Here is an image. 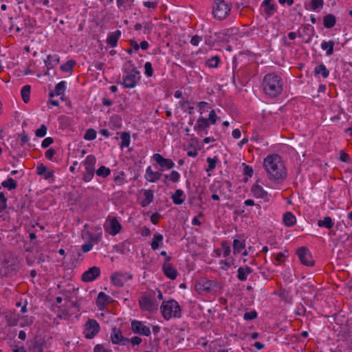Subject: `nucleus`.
I'll return each mask as SVG.
<instances>
[{
	"instance_id": "obj_57",
	"label": "nucleus",
	"mask_w": 352,
	"mask_h": 352,
	"mask_svg": "<svg viewBox=\"0 0 352 352\" xmlns=\"http://www.w3.org/2000/svg\"><path fill=\"white\" fill-rule=\"evenodd\" d=\"M257 317V313L255 311L245 312L243 316V318L245 320H252Z\"/></svg>"
},
{
	"instance_id": "obj_64",
	"label": "nucleus",
	"mask_w": 352,
	"mask_h": 352,
	"mask_svg": "<svg viewBox=\"0 0 352 352\" xmlns=\"http://www.w3.org/2000/svg\"><path fill=\"white\" fill-rule=\"evenodd\" d=\"M142 341V338L138 336H134L131 339L129 338V344L131 343L133 346L139 345Z\"/></svg>"
},
{
	"instance_id": "obj_37",
	"label": "nucleus",
	"mask_w": 352,
	"mask_h": 352,
	"mask_svg": "<svg viewBox=\"0 0 352 352\" xmlns=\"http://www.w3.org/2000/svg\"><path fill=\"white\" fill-rule=\"evenodd\" d=\"M67 87V82L64 80L59 82L54 88L56 96H64Z\"/></svg>"
},
{
	"instance_id": "obj_38",
	"label": "nucleus",
	"mask_w": 352,
	"mask_h": 352,
	"mask_svg": "<svg viewBox=\"0 0 352 352\" xmlns=\"http://www.w3.org/2000/svg\"><path fill=\"white\" fill-rule=\"evenodd\" d=\"M121 143L120 147L124 148L128 147L130 145L131 142V135L129 132H122L120 135Z\"/></svg>"
},
{
	"instance_id": "obj_47",
	"label": "nucleus",
	"mask_w": 352,
	"mask_h": 352,
	"mask_svg": "<svg viewBox=\"0 0 352 352\" xmlns=\"http://www.w3.org/2000/svg\"><path fill=\"white\" fill-rule=\"evenodd\" d=\"M133 0H117L118 6L123 10H127L131 8L133 4Z\"/></svg>"
},
{
	"instance_id": "obj_43",
	"label": "nucleus",
	"mask_w": 352,
	"mask_h": 352,
	"mask_svg": "<svg viewBox=\"0 0 352 352\" xmlns=\"http://www.w3.org/2000/svg\"><path fill=\"white\" fill-rule=\"evenodd\" d=\"M222 256L227 258L231 254V248L229 243L226 241H223L221 243Z\"/></svg>"
},
{
	"instance_id": "obj_53",
	"label": "nucleus",
	"mask_w": 352,
	"mask_h": 352,
	"mask_svg": "<svg viewBox=\"0 0 352 352\" xmlns=\"http://www.w3.org/2000/svg\"><path fill=\"white\" fill-rule=\"evenodd\" d=\"M47 128L45 124H42L38 129L35 131V135L38 138H43L45 136L47 133Z\"/></svg>"
},
{
	"instance_id": "obj_49",
	"label": "nucleus",
	"mask_w": 352,
	"mask_h": 352,
	"mask_svg": "<svg viewBox=\"0 0 352 352\" xmlns=\"http://www.w3.org/2000/svg\"><path fill=\"white\" fill-rule=\"evenodd\" d=\"M187 155L192 157H195L198 155V148L197 146H194L192 144H190L188 146L187 148Z\"/></svg>"
},
{
	"instance_id": "obj_8",
	"label": "nucleus",
	"mask_w": 352,
	"mask_h": 352,
	"mask_svg": "<svg viewBox=\"0 0 352 352\" xmlns=\"http://www.w3.org/2000/svg\"><path fill=\"white\" fill-rule=\"evenodd\" d=\"M106 232L111 236L119 234L122 230V225L115 217H108L104 225Z\"/></svg>"
},
{
	"instance_id": "obj_15",
	"label": "nucleus",
	"mask_w": 352,
	"mask_h": 352,
	"mask_svg": "<svg viewBox=\"0 0 352 352\" xmlns=\"http://www.w3.org/2000/svg\"><path fill=\"white\" fill-rule=\"evenodd\" d=\"M111 339L113 344L126 346L129 344V338L122 335L121 331L118 328H113L111 334Z\"/></svg>"
},
{
	"instance_id": "obj_1",
	"label": "nucleus",
	"mask_w": 352,
	"mask_h": 352,
	"mask_svg": "<svg viewBox=\"0 0 352 352\" xmlns=\"http://www.w3.org/2000/svg\"><path fill=\"white\" fill-rule=\"evenodd\" d=\"M263 166L269 175L270 180L281 182L287 176L284 163L281 157L277 154L267 155L264 159Z\"/></svg>"
},
{
	"instance_id": "obj_59",
	"label": "nucleus",
	"mask_w": 352,
	"mask_h": 352,
	"mask_svg": "<svg viewBox=\"0 0 352 352\" xmlns=\"http://www.w3.org/2000/svg\"><path fill=\"white\" fill-rule=\"evenodd\" d=\"M47 167L43 164H40L36 167V173L38 175H43L47 172Z\"/></svg>"
},
{
	"instance_id": "obj_18",
	"label": "nucleus",
	"mask_w": 352,
	"mask_h": 352,
	"mask_svg": "<svg viewBox=\"0 0 352 352\" xmlns=\"http://www.w3.org/2000/svg\"><path fill=\"white\" fill-rule=\"evenodd\" d=\"M162 176V173L160 171H153L151 166L146 168L144 178L149 182L155 183L160 180Z\"/></svg>"
},
{
	"instance_id": "obj_3",
	"label": "nucleus",
	"mask_w": 352,
	"mask_h": 352,
	"mask_svg": "<svg viewBox=\"0 0 352 352\" xmlns=\"http://www.w3.org/2000/svg\"><path fill=\"white\" fill-rule=\"evenodd\" d=\"M141 80L140 72L135 64L129 60L123 66L121 85L126 89H133Z\"/></svg>"
},
{
	"instance_id": "obj_16",
	"label": "nucleus",
	"mask_w": 352,
	"mask_h": 352,
	"mask_svg": "<svg viewBox=\"0 0 352 352\" xmlns=\"http://www.w3.org/2000/svg\"><path fill=\"white\" fill-rule=\"evenodd\" d=\"M210 124L207 121L206 118H199L197 120V123L195 126H194L195 131L199 135H203L204 134L207 135L208 134V129L210 127Z\"/></svg>"
},
{
	"instance_id": "obj_17",
	"label": "nucleus",
	"mask_w": 352,
	"mask_h": 352,
	"mask_svg": "<svg viewBox=\"0 0 352 352\" xmlns=\"http://www.w3.org/2000/svg\"><path fill=\"white\" fill-rule=\"evenodd\" d=\"M215 286V283L206 278H201L196 284V288L199 291L208 292Z\"/></svg>"
},
{
	"instance_id": "obj_21",
	"label": "nucleus",
	"mask_w": 352,
	"mask_h": 352,
	"mask_svg": "<svg viewBox=\"0 0 352 352\" xmlns=\"http://www.w3.org/2000/svg\"><path fill=\"white\" fill-rule=\"evenodd\" d=\"M163 272L166 277L175 280L177 276V272L169 262H165L162 265Z\"/></svg>"
},
{
	"instance_id": "obj_45",
	"label": "nucleus",
	"mask_w": 352,
	"mask_h": 352,
	"mask_svg": "<svg viewBox=\"0 0 352 352\" xmlns=\"http://www.w3.org/2000/svg\"><path fill=\"white\" fill-rule=\"evenodd\" d=\"M76 65V61L74 60H69L65 63L60 66V69L63 72H71Z\"/></svg>"
},
{
	"instance_id": "obj_48",
	"label": "nucleus",
	"mask_w": 352,
	"mask_h": 352,
	"mask_svg": "<svg viewBox=\"0 0 352 352\" xmlns=\"http://www.w3.org/2000/svg\"><path fill=\"white\" fill-rule=\"evenodd\" d=\"M206 161H207V162L208 164V166L206 168V172L212 171L215 168V167H216V164H217V162L218 161L217 157H214L213 158L208 157Z\"/></svg>"
},
{
	"instance_id": "obj_39",
	"label": "nucleus",
	"mask_w": 352,
	"mask_h": 352,
	"mask_svg": "<svg viewBox=\"0 0 352 352\" xmlns=\"http://www.w3.org/2000/svg\"><path fill=\"white\" fill-rule=\"evenodd\" d=\"M34 322V318L32 316H20L19 325L21 327H29Z\"/></svg>"
},
{
	"instance_id": "obj_50",
	"label": "nucleus",
	"mask_w": 352,
	"mask_h": 352,
	"mask_svg": "<svg viewBox=\"0 0 352 352\" xmlns=\"http://www.w3.org/2000/svg\"><path fill=\"white\" fill-rule=\"evenodd\" d=\"M96 138V131L94 129H89L84 135V139L87 141L95 140Z\"/></svg>"
},
{
	"instance_id": "obj_10",
	"label": "nucleus",
	"mask_w": 352,
	"mask_h": 352,
	"mask_svg": "<svg viewBox=\"0 0 352 352\" xmlns=\"http://www.w3.org/2000/svg\"><path fill=\"white\" fill-rule=\"evenodd\" d=\"M140 308L144 311L150 312L157 309V303L149 296H143L139 299Z\"/></svg>"
},
{
	"instance_id": "obj_25",
	"label": "nucleus",
	"mask_w": 352,
	"mask_h": 352,
	"mask_svg": "<svg viewBox=\"0 0 352 352\" xmlns=\"http://www.w3.org/2000/svg\"><path fill=\"white\" fill-rule=\"evenodd\" d=\"M121 36V32L116 30L113 32H111L107 37V43L111 47L117 46L118 41Z\"/></svg>"
},
{
	"instance_id": "obj_58",
	"label": "nucleus",
	"mask_w": 352,
	"mask_h": 352,
	"mask_svg": "<svg viewBox=\"0 0 352 352\" xmlns=\"http://www.w3.org/2000/svg\"><path fill=\"white\" fill-rule=\"evenodd\" d=\"M94 352H112V351L105 348L102 344H97L94 346Z\"/></svg>"
},
{
	"instance_id": "obj_19",
	"label": "nucleus",
	"mask_w": 352,
	"mask_h": 352,
	"mask_svg": "<svg viewBox=\"0 0 352 352\" xmlns=\"http://www.w3.org/2000/svg\"><path fill=\"white\" fill-rule=\"evenodd\" d=\"M142 198H140V204L142 207H146L153 201L154 193L152 190H142Z\"/></svg>"
},
{
	"instance_id": "obj_41",
	"label": "nucleus",
	"mask_w": 352,
	"mask_h": 352,
	"mask_svg": "<svg viewBox=\"0 0 352 352\" xmlns=\"http://www.w3.org/2000/svg\"><path fill=\"white\" fill-rule=\"evenodd\" d=\"M3 188H8L9 190L15 189L17 187L16 182L12 178H8L1 183Z\"/></svg>"
},
{
	"instance_id": "obj_63",
	"label": "nucleus",
	"mask_w": 352,
	"mask_h": 352,
	"mask_svg": "<svg viewBox=\"0 0 352 352\" xmlns=\"http://www.w3.org/2000/svg\"><path fill=\"white\" fill-rule=\"evenodd\" d=\"M160 218L161 214H160L158 212H154L151 216V221L152 223L156 225L158 223Z\"/></svg>"
},
{
	"instance_id": "obj_6",
	"label": "nucleus",
	"mask_w": 352,
	"mask_h": 352,
	"mask_svg": "<svg viewBox=\"0 0 352 352\" xmlns=\"http://www.w3.org/2000/svg\"><path fill=\"white\" fill-rule=\"evenodd\" d=\"M85 167V172L82 174V180L85 182H90L96 173L95 166L96 164V157L94 155H87L82 162Z\"/></svg>"
},
{
	"instance_id": "obj_13",
	"label": "nucleus",
	"mask_w": 352,
	"mask_h": 352,
	"mask_svg": "<svg viewBox=\"0 0 352 352\" xmlns=\"http://www.w3.org/2000/svg\"><path fill=\"white\" fill-rule=\"evenodd\" d=\"M131 329L133 333L142 336H149L151 330L149 327L146 326L144 322L138 320H133L131 322Z\"/></svg>"
},
{
	"instance_id": "obj_28",
	"label": "nucleus",
	"mask_w": 352,
	"mask_h": 352,
	"mask_svg": "<svg viewBox=\"0 0 352 352\" xmlns=\"http://www.w3.org/2000/svg\"><path fill=\"white\" fill-rule=\"evenodd\" d=\"M97 230H98V231L94 234H92L88 231L85 233L87 239H89L90 240V241H91L96 244H97L100 241L102 236V232L101 228L100 226H98L97 228Z\"/></svg>"
},
{
	"instance_id": "obj_56",
	"label": "nucleus",
	"mask_w": 352,
	"mask_h": 352,
	"mask_svg": "<svg viewBox=\"0 0 352 352\" xmlns=\"http://www.w3.org/2000/svg\"><path fill=\"white\" fill-rule=\"evenodd\" d=\"M114 182L120 185L125 183L126 180L124 173L123 171H121L117 176L115 177Z\"/></svg>"
},
{
	"instance_id": "obj_22",
	"label": "nucleus",
	"mask_w": 352,
	"mask_h": 352,
	"mask_svg": "<svg viewBox=\"0 0 352 352\" xmlns=\"http://www.w3.org/2000/svg\"><path fill=\"white\" fill-rule=\"evenodd\" d=\"M272 0H263L261 7L267 16H272L276 11V5L272 3Z\"/></svg>"
},
{
	"instance_id": "obj_40",
	"label": "nucleus",
	"mask_w": 352,
	"mask_h": 352,
	"mask_svg": "<svg viewBox=\"0 0 352 352\" xmlns=\"http://www.w3.org/2000/svg\"><path fill=\"white\" fill-rule=\"evenodd\" d=\"M96 174L100 177L106 178L111 174V169L105 166H101L96 170Z\"/></svg>"
},
{
	"instance_id": "obj_4",
	"label": "nucleus",
	"mask_w": 352,
	"mask_h": 352,
	"mask_svg": "<svg viewBox=\"0 0 352 352\" xmlns=\"http://www.w3.org/2000/svg\"><path fill=\"white\" fill-rule=\"evenodd\" d=\"M160 309L163 318L166 320L171 318H180L182 316L180 306L175 300L164 301Z\"/></svg>"
},
{
	"instance_id": "obj_11",
	"label": "nucleus",
	"mask_w": 352,
	"mask_h": 352,
	"mask_svg": "<svg viewBox=\"0 0 352 352\" xmlns=\"http://www.w3.org/2000/svg\"><path fill=\"white\" fill-rule=\"evenodd\" d=\"M133 276L127 272H115L111 276V280L113 285L122 287L125 282L132 279Z\"/></svg>"
},
{
	"instance_id": "obj_2",
	"label": "nucleus",
	"mask_w": 352,
	"mask_h": 352,
	"mask_svg": "<svg viewBox=\"0 0 352 352\" xmlns=\"http://www.w3.org/2000/svg\"><path fill=\"white\" fill-rule=\"evenodd\" d=\"M261 85L265 94L271 98H274L282 93L283 80L280 76L276 73H268L264 76Z\"/></svg>"
},
{
	"instance_id": "obj_30",
	"label": "nucleus",
	"mask_w": 352,
	"mask_h": 352,
	"mask_svg": "<svg viewBox=\"0 0 352 352\" xmlns=\"http://www.w3.org/2000/svg\"><path fill=\"white\" fill-rule=\"evenodd\" d=\"M283 223L287 227L294 226L296 222V218L291 212H287L283 214Z\"/></svg>"
},
{
	"instance_id": "obj_5",
	"label": "nucleus",
	"mask_w": 352,
	"mask_h": 352,
	"mask_svg": "<svg viewBox=\"0 0 352 352\" xmlns=\"http://www.w3.org/2000/svg\"><path fill=\"white\" fill-rule=\"evenodd\" d=\"M231 11V6L224 0H214L212 14L215 19L221 21L228 17Z\"/></svg>"
},
{
	"instance_id": "obj_62",
	"label": "nucleus",
	"mask_w": 352,
	"mask_h": 352,
	"mask_svg": "<svg viewBox=\"0 0 352 352\" xmlns=\"http://www.w3.org/2000/svg\"><path fill=\"white\" fill-rule=\"evenodd\" d=\"M54 142V140L52 138L48 137L45 138L42 142H41V146L42 148H47L50 145H51Z\"/></svg>"
},
{
	"instance_id": "obj_55",
	"label": "nucleus",
	"mask_w": 352,
	"mask_h": 352,
	"mask_svg": "<svg viewBox=\"0 0 352 352\" xmlns=\"http://www.w3.org/2000/svg\"><path fill=\"white\" fill-rule=\"evenodd\" d=\"M7 208V198L4 193L0 192V213Z\"/></svg>"
},
{
	"instance_id": "obj_61",
	"label": "nucleus",
	"mask_w": 352,
	"mask_h": 352,
	"mask_svg": "<svg viewBox=\"0 0 352 352\" xmlns=\"http://www.w3.org/2000/svg\"><path fill=\"white\" fill-rule=\"evenodd\" d=\"M201 41H202L201 36H199L198 35H195L190 39V44L194 46H197Z\"/></svg>"
},
{
	"instance_id": "obj_36",
	"label": "nucleus",
	"mask_w": 352,
	"mask_h": 352,
	"mask_svg": "<svg viewBox=\"0 0 352 352\" xmlns=\"http://www.w3.org/2000/svg\"><path fill=\"white\" fill-rule=\"evenodd\" d=\"M164 236L161 234H155L153 236L152 243L151 244V248L156 250L160 247V244L162 243Z\"/></svg>"
},
{
	"instance_id": "obj_42",
	"label": "nucleus",
	"mask_w": 352,
	"mask_h": 352,
	"mask_svg": "<svg viewBox=\"0 0 352 352\" xmlns=\"http://www.w3.org/2000/svg\"><path fill=\"white\" fill-rule=\"evenodd\" d=\"M31 87L30 85H25L21 90L22 99L25 103H28L30 100Z\"/></svg>"
},
{
	"instance_id": "obj_46",
	"label": "nucleus",
	"mask_w": 352,
	"mask_h": 352,
	"mask_svg": "<svg viewBox=\"0 0 352 352\" xmlns=\"http://www.w3.org/2000/svg\"><path fill=\"white\" fill-rule=\"evenodd\" d=\"M219 117L217 115V113L214 109H211L210 111L208 118H206L207 121L210 124H215L219 120Z\"/></svg>"
},
{
	"instance_id": "obj_33",
	"label": "nucleus",
	"mask_w": 352,
	"mask_h": 352,
	"mask_svg": "<svg viewBox=\"0 0 352 352\" xmlns=\"http://www.w3.org/2000/svg\"><path fill=\"white\" fill-rule=\"evenodd\" d=\"M336 22L335 16L331 14H327L323 19V25L326 28H333Z\"/></svg>"
},
{
	"instance_id": "obj_7",
	"label": "nucleus",
	"mask_w": 352,
	"mask_h": 352,
	"mask_svg": "<svg viewBox=\"0 0 352 352\" xmlns=\"http://www.w3.org/2000/svg\"><path fill=\"white\" fill-rule=\"evenodd\" d=\"M98 322L94 319H89L84 326L83 334L87 339L94 338L100 331Z\"/></svg>"
},
{
	"instance_id": "obj_35",
	"label": "nucleus",
	"mask_w": 352,
	"mask_h": 352,
	"mask_svg": "<svg viewBox=\"0 0 352 352\" xmlns=\"http://www.w3.org/2000/svg\"><path fill=\"white\" fill-rule=\"evenodd\" d=\"M60 60V57L57 54L48 55L47 59L45 60V65L47 67H53L54 65H56Z\"/></svg>"
},
{
	"instance_id": "obj_9",
	"label": "nucleus",
	"mask_w": 352,
	"mask_h": 352,
	"mask_svg": "<svg viewBox=\"0 0 352 352\" xmlns=\"http://www.w3.org/2000/svg\"><path fill=\"white\" fill-rule=\"evenodd\" d=\"M296 254L302 265L309 267L314 265L312 255L307 248L301 247L298 248L296 251Z\"/></svg>"
},
{
	"instance_id": "obj_32",
	"label": "nucleus",
	"mask_w": 352,
	"mask_h": 352,
	"mask_svg": "<svg viewBox=\"0 0 352 352\" xmlns=\"http://www.w3.org/2000/svg\"><path fill=\"white\" fill-rule=\"evenodd\" d=\"M245 248V243L244 241L239 240L237 239L233 241V252L234 254H237L241 252Z\"/></svg>"
},
{
	"instance_id": "obj_51",
	"label": "nucleus",
	"mask_w": 352,
	"mask_h": 352,
	"mask_svg": "<svg viewBox=\"0 0 352 352\" xmlns=\"http://www.w3.org/2000/svg\"><path fill=\"white\" fill-rule=\"evenodd\" d=\"M310 8L314 11H316L319 8H322L324 5L323 0H311Z\"/></svg>"
},
{
	"instance_id": "obj_31",
	"label": "nucleus",
	"mask_w": 352,
	"mask_h": 352,
	"mask_svg": "<svg viewBox=\"0 0 352 352\" xmlns=\"http://www.w3.org/2000/svg\"><path fill=\"white\" fill-rule=\"evenodd\" d=\"M184 191L181 189L175 190V193L172 195L171 199L173 202L176 205H181L184 203V199L182 198L184 196Z\"/></svg>"
},
{
	"instance_id": "obj_12",
	"label": "nucleus",
	"mask_w": 352,
	"mask_h": 352,
	"mask_svg": "<svg viewBox=\"0 0 352 352\" xmlns=\"http://www.w3.org/2000/svg\"><path fill=\"white\" fill-rule=\"evenodd\" d=\"M152 159L160 166L161 170L171 169L175 166V163L171 159L165 158L160 153H155Z\"/></svg>"
},
{
	"instance_id": "obj_54",
	"label": "nucleus",
	"mask_w": 352,
	"mask_h": 352,
	"mask_svg": "<svg viewBox=\"0 0 352 352\" xmlns=\"http://www.w3.org/2000/svg\"><path fill=\"white\" fill-rule=\"evenodd\" d=\"M169 180L173 183H177L180 179V174L176 170H172L168 175Z\"/></svg>"
},
{
	"instance_id": "obj_34",
	"label": "nucleus",
	"mask_w": 352,
	"mask_h": 352,
	"mask_svg": "<svg viewBox=\"0 0 352 352\" xmlns=\"http://www.w3.org/2000/svg\"><path fill=\"white\" fill-rule=\"evenodd\" d=\"M334 223L330 217H325L323 219L318 220V226L320 228L331 229L333 227Z\"/></svg>"
},
{
	"instance_id": "obj_26",
	"label": "nucleus",
	"mask_w": 352,
	"mask_h": 352,
	"mask_svg": "<svg viewBox=\"0 0 352 352\" xmlns=\"http://www.w3.org/2000/svg\"><path fill=\"white\" fill-rule=\"evenodd\" d=\"M19 314L15 312L9 313L6 317L8 325L10 327L19 325Z\"/></svg>"
},
{
	"instance_id": "obj_44",
	"label": "nucleus",
	"mask_w": 352,
	"mask_h": 352,
	"mask_svg": "<svg viewBox=\"0 0 352 352\" xmlns=\"http://www.w3.org/2000/svg\"><path fill=\"white\" fill-rule=\"evenodd\" d=\"M220 62V58L218 56H214L208 59L206 61V64L208 67L210 68H216L218 67V65Z\"/></svg>"
},
{
	"instance_id": "obj_20",
	"label": "nucleus",
	"mask_w": 352,
	"mask_h": 352,
	"mask_svg": "<svg viewBox=\"0 0 352 352\" xmlns=\"http://www.w3.org/2000/svg\"><path fill=\"white\" fill-rule=\"evenodd\" d=\"M251 192L254 197L257 199H267L268 198L267 192L265 191L263 188L257 183L252 186Z\"/></svg>"
},
{
	"instance_id": "obj_60",
	"label": "nucleus",
	"mask_w": 352,
	"mask_h": 352,
	"mask_svg": "<svg viewBox=\"0 0 352 352\" xmlns=\"http://www.w3.org/2000/svg\"><path fill=\"white\" fill-rule=\"evenodd\" d=\"M56 153V151L54 148H49L45 151V155L47 159L51 161H54V155Z\"/></svg>"
},
{
	"instance_id": "obj_14",
	"label": "nucleus",
	"mask_w": 352,
	"mask_h": 352,
	"mask_svg": "<svg viewBox=\"0 0 352 352\" xmlns=\"http://www.w3.org/2000/svg\"><path fill=\"white\" fill-rule=\"evenodd\" d=\"M100 269L93 266L86 270L81 276V280L85 283H89L96 280L100 275Z\"/></svg>"
},
{
	"instance_id": "obj_29",
	"label": "nucleus",
	"mask_w": 352,
	"mask_h": 352,
	"mask_svg": "<svg viewBox=\"0 0 352 352\" xmlns=\"http://www.w3.org/2000/svg\"><path fill=\"white\" fill-rule=\"evenodd\" d=\"M335 43L333 41H323L321 43V49L326 52V56H329L333 53Z\"/></svg>"
},
{
	"instance_id": "obj_23",
	"label": "nucleus",
	"mask_w": 352,
	"mask_h": 352,
	"mask_svg": "<svg viewBox=\"0 0 352 352\" xmlns=\"http://www.w3.org/2000/svg\"><path fill=\"white\" fill-rule=\"evenodd\" d=\"M252 272V269L249 266L240 267L237 270V278L240 281H245Z\"/></svg>"
},
{
	"instance_id": "obj_52",
	"label": "nucleus",
	"mask_w": 352,
	"mask_h": 352,
	"mask_svg": "<svg viewBox=\"0 0 352 352\" xmlns=\"http://www.w3.org/2000/svg\"><path fill=\"white\" fill-rule=\"evenodd\" d=\"M144 74L147 77H151L153 75V69L151 62H146L144 65Z\"/></svg>"
},
{
	"instance_id": "obj_27",
	"label": "nucleus",
	"mask_w": 352,
	"mask_h": 352,
	"mask_svg": "<svg viewBox=\"0 0 352 352\" xmlns=\"http://www.w3.org/2000/svg\"><path fill=\"white\" fill-rule=\"evenodd\" d=\"M314 73L315 76L321 75L323 78H327L329 76V71L323 63L316 67Z\"/></svg>"
},
{
	"instance_id": "obj_24",
	"label": "nucleus",
	"mask_w": 352,
	"mask_h": 352,
	"mask_svg": "<svg viewBox=\"0 0 352 352\" xmlns=\"http://www.w3.org/2000/svg\"><path fill=\"white\" fill-rule=\"evenodd\" d=\"M110 301L111 297L100 292L98 295L96 304L100 309H102Z\"/></svg>"
}]
</instances>
